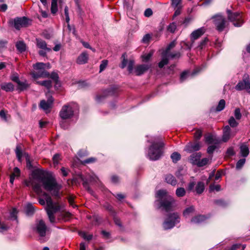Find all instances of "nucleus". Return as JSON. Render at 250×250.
I'll return each instance as SVG.
<instances>
[{
  "label": "nucleus",
  "mask_w": 250,
  "mask_h": 250,
  "mask_svg": "<svg viewBox=\"0 0 250 250\" xmlns=\"http://www.w3.org/2000/svg\"><path fill=\"white\" fill-rule=\"evenodd\" d=\"M32 176V179L25 181V185L27 187L31 186L37 195L45 196L47 204L46 212L50 211L53 213H56L60 209V206L53 203L51 197L47 193L42 191V186L47 191H52V195L59 198L61 186L57 183L54 178L46 176L39 170L34 171Z\"/></svg>",
  "instance_id": "obj_1"
},
{
  "label": "nucleus",
  "mask_w": 250,
  "mask_h": 250,
  "mask_svg": "<svg viewBox=\"0 0 250 250\" xmlns=\"http://www.w3.org/2000/svg\"><path fill=\"white\" fill-rule=\"evenodd\" d=\"M156 197L158 199L160 205L159 208H163L166 211H170L172 208L175 200L166 190H159L156 193Z\"/></svg>",
  "instance_id": "obj_2"
},
{
  "label": "nucleus",
  "mask_w": 250,
  "mask_h": 250,
  "mask_svg": "<svg viewBox=\"0 0 250 250\" xmlns=\"http://www.w3.org/2000/svg\"><path fill=\"white\" fill-rule=\"evenodd\" d=\"M150 143L151 145L148 149L147 157L151 160H157L163 154L164 144L159 138Z\"/></svg>",
  "instance_id": "obj_3"
},
{
  "label": "nucleus",
  "mask_w": 250,
  "mask_h": 250,
  "mask_svg": "<svg viewBox=\"0 0 250 250\" xmlns=\"http://www.w3.org/2000/svg\"><path fill=\"white\" fill-rule=\"evenodd\" d=\"M49 63L37 62L33 65L35 69L38 70V72H32V77L34 78H48L50 76L49 73L45 70V69L50 68Z\"/></svg>",
  "instance_id": "obj_4"
},
{
  "label": "nucleus",
  "mask_w": 250,
  "mask_h": 250,
  "mask_svg": "<svg viewBox=\"0 0 250 250\" xmlns=\"http://www.w3.org/2000/svg\"><path fill=\"white\" fill-rule=\"evenodd\" d=\"M77 107V105L73 103H70L64 105L60 112V117L64 120L68 119L73 117L74 109Z\"/></svg>",
  "instance_id": "obj_5"
},
{
  "label": "nucleus",
  "mask_w": 250,
  "mask_h": 250,
  "mask_svg": "<svg viewBox=\"0 0 250 250\" xmlns=\"http://www.w3.org/2000/svg\"><path fill=\"white\" fill-rule=\"evenodd\" d=\"M179 222V215L176 213H174L170 214L167 220L164 222L163 227L165 229H170Z\"/></svg>",
  "instance_id": "obj_6"
},
{
  "label": "nucleus",
  "mask_w": 250,
  "mask_h": 250,
  "mask_svg": "<svg viewBox=\"0 0 250 250\" xmlns=\"http://www.w3.org/2000/svg\"><path fill=\"white\" fill-rule=\"evenodd\" d=\"M228 19L236 27L241 26L243 23L241 15L237 12L231 13L230 10H227Z\"/></svg>",
  "instance_id": "obj_7"
},
{
  "label": "nucleus",
  "mask_w": 250,
  "mask_h": 250,
  "mask_svg": "<svg viewBox=\"0 0 250 250\" xmlns=\"http://www.w3.org/2000/svg\"><path fill=\"white\" fill-rule=\"evenodd\" d=\"M205 184L203 182H198L196 184L195 181H190L188 186V191H195L197 194H202L205 190Z\"/></svg>",
  "instance_id": "obj_8"
},
{
  "label": "nucleus",
  "mask_w": 250,
  "mask_h": 250,
  "mask_svg": "<svg viewBox=\"0 0 250 250\" xmlns=\"http://www.w3.org/2000/svg\"><path fill=\"white\" fill-rule=\"evenodd\" d=\"M176 44V40L171 42L167 46L165 52L162 54V60L159 62L158 66L160 68H163L165 65L167 64L168 62V59L167 56V53L170 51V49L173 48Z\"/></svg>",
  "instance_id": "obj_9"
},
{
  "label": "nucleus",
  "mask_w": 250,
  "mask_h": 250,
  "mask_svg": "<svg viewBox=\"0 0 250 250\" xmlns=\"http://www.w3.org/2000/svg\"><path fill=\"white\" fill-rule=\"evenodd\" d=\"M214 24L216 27V29L219 32L222 31L225 27L226 21L224 17L222 15L217 14L212 17Z\"/></svg>",
  "instance_id": "obj_10"
},
{
  "label": "nucleus",
  "mask_w": 250,
  "mask_h": 250,
  "mask_svg": "<svg viewBox=\"0 0 250 250\" xmlns=\"http://www.w3.org/2000/svg\"><path fill=\"white\" fill-rule=\"evenodd\" d=\"M36 44L38 48L41 49L39 51V54L41 56H45L46 53L51 50L50 47H47L46 42L42 39H36Z\"/></svg>",
  "instance_id": "obj_11"
},
{
  "label": "nucleus",
  "mask_w": 250,
  "mask_h": 250,
  "mask_svg": "<svg viewBox=\"0 0 250 250\" xmlns=\"http://www.w3.org/2000/svg\"><path fill=\"white\" fill-rule=\"evenodd\" d=\"M237 131L236 129L231 130L229 125H226L223 129L222 141L227 142L231 137H233Z\"/></svg>",
  "instance_id": "obj_12"
},
{
  "label": "nucleus",
  "mask_w": 250,
  "mask_h": 250,
  "mask_svg": "<svg viewBox=\"0 0 250 250\" xmlns=\"http://www.w3.org/2000/svg\"><path fill=\"white\" fill-rule=\"evenodd\" d=\"M29 20L25 17L15 18L14 20V27L16 29L19 30L21 27H26L29 24Z\"/></svg>",
  "instance_id": "obj_13"
},
{
  "label": "nucleus",
  "mask_w": 250,
  "mask_h": 250,
  "mask_svg": "<svg viewBox=\"0 0 250 250\" xmlns=\"http://www.w3.org/2000/svg\"><path fill=\"white\" fill-rule=\"evenodd\" d=\"M36 229L41 237H43L46 235L47 228L43 220H41L37 223Z\"/></svg>",
  "instance_id": "obj_14"
},
{
  "label": "nucleus",
  "mask_w": 250,
  "mask_h": 250,
  "mask_svg": "<svg viewBox=\"0 0 250 250\" xmlns=\"http://www.w3.org/2000/svg\"><path fill=\"white\" fill-rule=\"evenodd\" d=\"M205 32V29L204 27H201L197 30L193 31L190 35V40L192 43L201 37Z\"/></svg>",
  "instance_id": "obj_15"
},
{
  "label": "nucleus",
  "mask_w": 250,
  "mask_h": 250,
  "mask_svg": "<svg viewBox=\"0 0 250 250\" xmlns=\"http://www.w3.org/2000/svg\"><path fill=\"white\" fill-rule=\"evenodd\" d=\"M201 146L199 143H189L185 147L184 150L189 153L200 150Z\"/></svg>",
  "instance_id": "obj_16"
},
{
  "label": "nucleus",
  "mask_w": 250,
  "mask_h": 250,
  "mask_svg": "<svg viewBox=\"0 0 250 250\" xmlns=\"http://www.w3.org/2000/svg\"><path fill=\"white\" fill-rule=\"evenodd\" d=\"M88 59V54L85 51L83 52L78 57L76 62L79 64H84L87 62Z\"/></svg>",
  "instance_id": "obj_17"
},
{
  "label": "nucleus",
  "mask_w": 250,
  "mask_h": 250,
  "mask_svg": "<svg viewBox=\"0 0 250 250\" xmlns=\"http://www.w3.org/2000/svg\"><path fill=\"white\" fill-rule=\"evenodd\" d=\"M54 101V99L52 96L48 98L47 101L42 100L41 101L40 106L44 110H47L51 107V105Z\"/></svg>",
  "instance_id": "obj_18"
},
{
  "label": "nucleus",
  "mask_w": 250,
  "mask_h": 250,
  "mask_svg": "<svg viewBox=\"0 0 250 250\" xmlns=\"http://www.w3.org/2000/svg\"><path fill=\"white\" fill-rule=\"evenodd\" d=\"M150 67V65L145 64L137 65L135 68V73L136 75H141L146 71Z\"/></svg>",
  "instance_id": "obj_19"
},
{
  "label": "nucleus",
  "mask_w": 250,
  "mask_h": 250,
  "mask_svg": "<svg viewBox=\"0 0 250 250\" xmlns=\"http://www.w3.org/2000/svg\"><path fill=\"white\" fill-rule=\"evenodd\" d=\"M201 157V152H195L190 155L189 161L192 164L197 166Z\"/></svg>",
  "instance_id": "obj_20"
},
{
  "label": "nucleus",
  "mask_w": 250,
  "mask_h": 250,
  "mask_svg": "<svg viewBox=\"0 0 250 250\" xmlns=\"http://www.w3.org/2000/svg\"><path fill=\"white\" fill-rule=\"evenodd\" d=\"M248 77L249 75L248 74H245L243 77V81H240L235 86V89L238 91H241L245 89L246 82L247 78H248Z\"/></svg>",
  "instance_id": "obj_21"
},
{
  "label": "nucleus",
  "mask_w": 250,
  "mask_h": 250,
  "mask_svg": "<svg viewBox=\"0 0 250 250\" xmlns=\"http://www.w3.org/2000/svg\"><path fill=\"white\" fill-rule=\"evenodd\" d=\"M165 181L167 183L173 186H175L177 183V181L175 178L170 174H168L166 175Z\"/></svg>",
  "instance_id": "obj_22"
},
{
  "label": "nucleus",
  "mask_w": 250,
  "mask_h": 250,
  "mask_svg": "<svg viewBox=\"0 0 250 250\" xmlns=\"http://www.w3.org/2000/svg\"><path fill=\"white\" fill-rule=\"evenodd\" d=\"M207 217L205 215H197L193 217L191 220V222L194 224H199L206 220Z\"/></svg>",
  "instance_id": "obj_23"
},
{
  "label": "nucleus",
  "mask_w": 250,
  "mask_h": 250,
  "mask_svg": "<svg viewBox=\"0 0 250 250\" xmlns=\"http://www.w3.org/2000/svg\"><path fill=\"white\" fill-rule=\"evenodd\" d=\"M240 153L242 156L247 157L249 154V149L248 146L246 144H243L240 146Z\"/></svg>",
  "instance_id": "obj_24"
},
{
  "label": "nucleus",
  "mask_w": 250,
  "mask_h": 250,
  "mask_svg": "<svg viewBox=\"0 0 250 250\" xmlns=\"http://www.w3.org/2000/svg\"><path fill=\"white\" fill-rule=\"evenodd\" d=\"M195 212L194 207L192 206L186 208L183 211V216L186 217H188L192 215Z\"/></svg>",
  "instance_id": "obj_25"
},
{
  "label": "nucleus",
  "mask_w": 250,
  "mask_h": 250,
  "mask_svg": "<svg viewBox=\"0 0 250 250\" xmlns=\"http://www.w3.org/2000/svg\"><path fill=\"white\" fill-rule=\"evenodd\" d=\"M0 86L1 88L6 92H10L14 90V85L11 83H3Z\"/></svg>",
  "instance_id": "obj_26"
},
{
  "label": "nucleus",
  "mask_w": 250,
  "mask_h": 250,
  "mask_svg": "<svg viewBox=\"0 0 250 250\" xmlns=\"http://www.w3.org/2000/svg\"><path fill=\"white\" fill-rule=\"evenodd\" d=\"M17 50L20 52H23L26 50V44L22 41H19L16 44Z\"/></svg>",
  "instance_id": "obj_27"
},
{
  "label": "nucleus",
  "mask_w": 250,
  "mask_h": 250,
  "mask_svg": "<svg viewBox=\"0 0 250 250\" xmlns=\"http://www.w3.org/2000/svg\"><path fill=\"white\" fill-rule=\"evenodd\" d=\"M18 88L21 91H23L29 87V84L26 81H20L18 83Z\"/></svg>",
  "instance_id": "obj_28"
},
{
  "label": "nucleus",
  "mask_w": 250,
  "mask_h": 250,
  "mask_svg": "<svg viewBox=\"0 0 250 250\" xmlns=\"http://www.w3.org/2000/svg\"><path fill=\"white\" fill-rule=\"evenodd\" d=\"M186 190L183 188H177L176 190V195L178 197H182L186 195Z\"/></svg>",
  "instance_id": "obj_29"
},
{
  "label": "nucleus",
  "mask_w": 250,
  "mask_h": 250,
  "mask_svg": "<svg viewBox=\"0 0 250 250\" xmlns=\"http://www.w3.org/2000/svg\"><path fill=\"white\" fill-rule=\"evenodd\" d=\"M37 83L40 85L45 86L48 89H49L52 87V83L50 80L39 81L37 82Z\"/></svg>",
  "instance_id": "obj_30"
},
{
  "label": "nucleus",
  "mask_w": 250,
  "mask_h": 250,
  "mask_svg": "<svg viewBox=\"0 0 250 250\" xmlns=\"http://www.w3.org/2000/svg\"><path fill=\"white\" fill-rule=\"evenodd\" d=\"M212 157H210V159L207 158H204L202 159H200L199 162L198 163L197 166L199 167H202L206 165L209 162V160H211Z\"/></svg>",
  "instance_id": "obj_31"
},
{
  "label": "nucleus",
  "mask_w": 250,
  "mask_h": 250,
  "mask_svg": "<svg viewBox=\"0 0 250 250\" xmlns=\"http://www.w3.org/2000/svg\"><path fill=\"white\" fill-rule=\"evenodd\" d=\"M226 104L225 101L223 99L221 100L219 103L218 105L216 107V110L217 111H221L222 110H223L225 108Z\"/></svg>",
  "instance_id": "obj_32"
},
{
  "label": "nucleus",
  "mask_w": 250,
  "mask_h": 250,
  "mask_svg": "<svg viewBox=\"0 0 250 250\" xmlns=\"http://www.w3.org/2000/svg\"><path fill=\"white\" fill-rule=\"evenodd\" d=\"M26 213L27 215H31L33 213L34 211V208L31 204H28L25 208Z\"/></svg>",
  "instance_id": "obj_33"
},
{
  "label": "nucleus",
  "mask_w": 250,
  "mask_h": 250,
  "mask_svg": "<svg viewBox=\"0 0 250 250\" xmlns=\"http://www.w3.org/2000/svg\"><path fill=\"white\" fill-rule=\"evenodd\" d=\"M172 161L174 163H176L181 159V155L178 152H173L170 156Z\"/></svg>",
  "instance_id": "obj_34"
},
{
  "label": "nucleus",
  "mask_w": 250,
  "mask_h": 250,
  "mask_svg": "<svg viewBox=\"0 0 250 250\" xmlns=\"http://www.w3.org/2000/svg\"><path fill=\"white\" fill-rule=\"evenodd\" d=\"M15 152H16L17 157L19 161L21 162V160L22 154L21 148L20 147V146H17Z\"/></svg>",
  "instance_id": "obj_35"
},
{
  "label": "nucleus",
  "mask_w": 250,
  "mask_h": 250,
  "mask_svg": "<svg viewBox=\"0 0 250 250\" xmlns=\"http://www.w3.org/2000/svg\"><path fill=\"white\" fill-rule=\"evenodd\" d=\"M181 56V54L179 52H175L174 53H169V52L167 53V58L169 60V59H174V58H179Z\"/></svg>",
  "instance_id": "obj_36"
},
{
  "label": "nucleus",
  "mask_w": 250,
  "mask_h": 250,
  "mask_svg": "<svg viewBox=\"0 0 250 250\" xmlns=\"http://www.w3.org/2000/svg\"><path fill=\"white\" fill-rule=\"evenodd\" d=\"M58 11L57 2L51 1V12L53 14H56Z\"/></svg>",
  "instance_id": "obj_37"
},
{
  "label": "nucleus",
  "mask_w": 250,
  "mask_h": 250,
  "mask_svg": "<svg viewBox=\"0 0 250 250\" xmlns=\"http://www.w3.org/2000/svg\"><path fill=\"white\" fill-rule=\"evenodd\" d=\"M229 125L232 127H236L238 125V123L236 121L233 117H231L229 118Z\"/></svg>",
  "instance_id": "obj_38"
},
{
  "label": "nucleus",
  "mask_w": 250,
  "mask_h": 250,
  "mask_svg": "<svg viewBox=\"0 0 250 250\" xmlns=\"http://www.w3.org/2000/svg\"><path fill=\"white\" fill-rule=\"evenodd\" d=\"M246 162V159L245 158L240 159L237 163L236 165V168L237 169H241L244 165L245 164Z\"/></svg>",
  "instance_id": "obj_39"
},
{
  "label": "nucleus",
  "mask_w": 250,
  "mask_h": 250,
  "mask_svg": "<svg viewBox=\"0 0 250 250\" xmlns=\"http://www.w3.org/2000/svg\"><path fill=\"white\" fill-rule=\"evenodd\" d=\"M177 26L175 22H172L167 27V30L171 33H174Z\"/></svg>",
  "instance_id": "obj_40"
},
{
  "label": "nucleus",
  "mask_w": 250,
  "mask_h": 250,
  "mask_svg": "<svg viewBox=\"0 0 250 250\" xmlns=\"http://www.w3.org/2000/svg\"><path fill=\"white\" fill-rule=\"evenodd\" d=\"M123 58L122 62L121 65L122 68H124L127 64V61L126 59L127 55L126 53H124L122 56Z\"/></svg>",
  "instance_id": "obj_41"
},
{
  "label": "nucleus",
  "mask_w": 250,
  "mask_h": 250,
  "mask_svg": "<svg viewBox=\"0 0 250 250\" xmlns=\"http://www.w3.org/2000/svg\"><path fill=\"white\" fill-rule=\"evenodd\" d=\"M245 248V247L244 245L235 244L232 246L231 250H244Z\"/></svg>",
  "instance_id": "obj_42"
},
{
  "label": "nucleus",
  "mask_w": 250,
  "mask_h": 250,
  "mask_svg": "<svg viewBox=\"0 0 250 250\" xmlns=\"http://www.w3.org/2000/svg\"><path fill=\"white\" fill-rule=\"evenodd\" d=\"M96 161V159L94 157H90L88 159H86L83 161L81 162V163L82 164H90V163H93L95 162Z\"/></svg>",
  "instance_id": "obj_43"
},
{
  "label": "nucleus",
  "mask_w": 250,
  "mask_h": 250,
  "mask_svg": "<svg viewBox=\"0 0 250 250\" xmlns=\"http://www.w3.org/2000/svg\"><path fill=\"white\" fill-rule=\"evenodd\" d=\"M108 63V61L107 60H103L102 61V62L100 66V72L103 71L107 66Z\"/></svg>",
  "instance_id": "obj_44"
},
{
  "label": "nucleus",
  "mask_w": 250,
  "mask_h": 250,
  "mask_svg": "<svg viewBox=\"0 0 250 250\" xmlns=\"http://www.w3.org/2000/svg\"><path fill=\"white\" fill-rule=\"evenodd\" d=\"M234 116L237 120H240L242 117V115L239 108H236L234 111Z\"/></svg>",
  "instance_id": "obj_45"
},
{
  "label": "nucleus",
  "mask_w": 250,
  "mask_h": 250,
  "mask_svg": "<svg viewBox=\"0 0 250 250\" xmlns=\"http://www.w3.org/2000/svg\"><path fill=\"white\" fill-rule=\"evenodd\" d=\"M205 141L208 144H212L213 143L214 139L213 137L211 135H208L205 137Z\"/></svg>",
  "instance_id": "obj_46"
},
{
  "label": "nucleus",
  "mask_w": 250,
  "mask_h": 250,
  "mask_svg": "<svg viewBox=\"0 0 250 250\" xmlns=\"http://www.w3.org/2000/svg\"><path fill=\"white\" fill-rule=\"evenodd\" d=\"M153 55V52H149L148 54H145L142 56L143 61L144 62H147L148 61L150 58L152 57Z\"/></svg>",
  "instance_id": "obj_47"
},
{
  "label": "nucleus",
  "mask_w": 250,
  "mask_h": 250,
  "mask_svg": "<svg viewBox=\"0 0 250 250\" xmlns=\"http://www.w3.org/2000/svg\"><path fill=\"white\" fill-rule=\"evenodd\" d=\"M48 218L51 223H54L55 222V217L54 216L55 213H52L50 211L47 212Z\"/></svg>",
  "instance_id": "obj_48"
},
{
  "label": "nucleus",
  "mask_w": 250,
  "mask_h": 250,
  "mask_svg": "<svg viewBox=\"0 0 250 250\" xmlns=\"http://www.w3.org/2000/svg\"><path fill=\"white\" fill-rule=\"evenodd\" d=\"M202 135V131L200 129H197L194 134V137L196 140L200 139Z\"/></svg>",
  "instance_id": "obj_49"
},
{
  "label": "nucleus",
  "mask_w": 250,
  "mask_h": 250,
  "mask_svg": "<svg viewBox=\"0 0 250 250\" xmlns=\"http://www.w3.org/2000/svg\"><path fill=\"white\" fill-rule=\"evenodd\" d=\"M134 64V62L133 61L130 60L129 61L128 66H127V70L129 73L132 72L133 69Z\"/></svg>",
  "instance_id": "obj_50"
},
{
  "label": "nucleus",
  "mask_w": 250,
  "mask_h": 250,
  "mask_svg": "<svg viewBox=\"0 0 250 250\" xmlns=\"http://www.w3.org/2000/svg\"><path fill=\"white\" fill-rule=\"evenodd\" d=\"M60 160V155L59 154H56L53 157V161L54 165H58Z\"/></svg>",
  "instance_id": "obj_51"
},
{
  "label": "nucleus",
  "mask_w": 250,
  "mask_h": 250,
  "mask_svg": "<svg viewBox=\"0 0 250 250\" xmlns=\"http://www.w3.org/2000/svg\"><path fill=\"white\" fill-rule=\"evenodd\" d=\"M50 78L54 80L55 82L57 83L59 80V76L58 74L56 72H52L50 75Z\"/></svg>",
  "instance_id": "obj_52"
},
{
  "label": "nucleus",
  "mask_w": 250,
  "mask_h": 250,
  "mask_svg": "<svg viewBox=\"0 0 250 250\" xmlns=\"http://www.w3.org/2000/svg\"><path fill=\"white\" fill-rule=\"evenodd\" d=\"M82 236L85 240L88 241L90 240L92 238V235L87 234L85 232H83L82 233Z\"/></svg>",
  "instance_id": "obj_53"
},
{
  "label": "nucleus",
  "mask_w": 250,
  "mask_h": 250,
  "mask_svg": "<svg viewBox=\"0 0 250 250\" xmlns=\"http://www.w3.org/2000/svg\"><path fill=\"white\" fill-rule=\"evenodd\" d=\"M150 38L151 36L150 34H146L143 37L142 39V42L144 43H147L149 41Z\"/></svg>",
  "instance_id": "obj_54"
},
{
  "label": "nucleus",
  "mask_w": 250,
  "mask_h": 250,
  "mask_svg": "<svg viewBox=\"0 0 250 250\" xmlns=\"http://www.w3.org/2000/svg\"><path fill=\"white\" fill-rule=\"evenodd\" d=\"M216 148V146L214 145L210 146L207 149V152L209 154H212Z\"/></svg>",
  "instance_id": "obj_55"
},
{
  "label": "nucleus",
  "mask_w": 250,
  "mask_h": 250,
  "mask_svg": "<svg viewBox=\"0 0 250 250\" xmlns=\"http://www.w3.org/2000/svg\"><path fill=\"white\" fill-rule=\"evenodd\" d=\"M17 211L16 208H13L12 211L10 212V218L13 219H17Z\"/></svg>",
  "instance_id": "obj_56"
},
{
  "label": "nucleus",
  "mask_w": 250,
  "mask_h": 250,
  "mask_svg": "<svg viewBox=\"0 0 250 250\" xmlns=\"http://www.w3.org/2000/svg\"><path fill=\"white\" fill-rule=\"evenodd\" d=\"M188 76V72L187 71H184L181 74L180 76V80L181 82L184 81L185 79H187V78Z\"/></svg>",
  "instance_id": "obj_57"
},
{
  "label": "nucleus",
  "mask_w": 250,
  "mask_h": 250,
  "mask_svg": "<svg viewBox=\"0 0 250 250\" xmlns=\"http://www.w3.org/2000/svg\"><path fill=\"white\" fill-rule=\"evenodd\" d=\"M172 5L174 7H178L181 2V0H171Z\"/></svg>",
  "instance_id": "obj_58"
},
{
  "label": "nucleus",
  "mask_w": 250,
  "mask_h": 250,
  "mask_svg": "<svg viewBox=\"0 0 250 250\" xmlns=\"http://www.w3.org/2000/svg\"><path fill=\"white\" fill-rule=\"evenodd\" d=\"M153 14L152 11L150 8H147L146 9L144 13V15L146 17H149L151 16Z\"/></svg>",
  "instance_id": "obj_59"
},
{
  "label": "nucleus",
  "mask_w": 250,
  "mask_h": 250,
  "mask_svg": "<svg viewBox=\"0 0 250 250\" xmlns=\"http://www.w3.org/2000/svg\"><path fill=\"white\" fill-rule=\"evenodd\" d=\"M67 27H68V29L69 30V31H72L73 34L74 36H77L76 30V29H75V27L74 26H70V25L69 24H68Z\"/></svg>",
  "instance_id": "obj_60"
},
{
  "label": "nucleus",
  "mask_w": 250,
  "mask_h": 250,
  "mask_svg": "<svg viewBox=\"0 0 250 250\" xmlns=\"http://www.w3.org/2000/svg\"><path fill=\"white\" fill-rule=\"evenodd\" d=\"M209 188L210 190H216V191H219L221 188V187L219 185H210Z\"/></svg>",
  "instance_id": "obj_61"
},
{
  "label": "nucleus",
  "mask_w": 250,
  "mask_h": 250,
  "mask_svg": "<svg viewBox=\"0 0 250 250\" xmlns=\"http://www.w3.org/2000/svg\"><path fill=\"white\" fill-rule=\"evenodd\" d=\"M82 180L83 181V187L88 191H90V189L88 186V182L86 180H85L83 178H82Z\"/></svg>",
  "instance_id": "obj_62"
},
{
  "label": "nucleus",
  "mask_w": 250,
  "mask_h": 250,
  "mask_svg": "<svg viewBox=\"0 0 250 250\" xmlns=\"http://www.w3.org/2000/svg\"><path fill=\"white\" fill-rule=\"evenodd\" d=\"M20 170L19 168L17 167H16L14 168L13 173L11 174L12 175H14V176H18L20 175Z\"/></svg>",
  "instance_id": "obj_63"
},
{
  "label": "nucleus",
  "mask_w": 250,
  "mask_h": 250,
  "mask_svg": "<svg viewBox=\"0 0 250 250\" xmlns=\"http://www.w3.org/2000/svg\"><path fill=\"white\" fill-rule=\"evenodd\" d=\"M245 89L250 94V80H249V77L247 78Z\"/></svg>",
  "instance_id": "obj_64"
}]
</instances>
